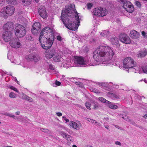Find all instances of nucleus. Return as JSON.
I'll return each mask as SVG.
<instances>
[{
  "instance_id": "nucleus-1",
  "label": "nucleus",
  "mask_w": 147,
  "mask_h": 147,
  "mask_svg": "<svg viewBox=\"0 0 147 147\" xmlns=\"http://www.w3.org/2000/svg\"><path fill=\"white\" fill-rule=\"evenodd\" d=\"M74 5H71L68 8L63 10L61 19L65 26L68 29L74 30L77 29L80 23L78 14Z\"/></svg>"
},
{
  "instance_id": "nucleus-2",
  "label": "nucleus",
  "mask_w": 147,
  "mask_h": 147,
  "mask_svg": "<svg viewBox=\"0 0 147 147\" xmlns=\"http://www.w3.org/2000/svg\"><path fill=\"white\" fill-rule=\"evenodd\" d=\"M93 53V58L96 61L109 64L111 63L115 53L111 47L105 45L97 48Z\"/></svg>"
},
{
  "instance_id": "nucleus-3",
  "label": "nucleus",
  "mask_w": 147,
  "mask_h": 147,
  "mask_svg": "<svg viewBox=\"0 0 147 147\" xmlns=\"http://www.w3.org/2000/svg\"><path fill=\"white\" fill-rule=\"evenodd\" d=\"M39 40L41 43L42 47L44 49L47 50L50 48L54 40V36L53 35L49 36V37L43 36L42 34L40 36Z\"/></svg>"
},
{
  "instance_id": "nucleus-4",
  "label": "nucleus",
  "mask_w": 147,
  "mask_h": 147,
  "mask_svg": "<svg viewBox=\"0 0 147 147\" xmlns=\"http://www.w3.org/2000/svg\"><path fill=\"white\" fill-rule=\"evenodd\" d=\"M26 33V29L25 27L19 24H16L15 33L17 37H23L25 35Z\"/></svg>"
},
{
  "instance_id": "nucleus-5",
  "label": "nucleus",
  "mask_w": 147,
  "mask_h": 147,
  "mask_svg": "<svg viewBox=\"0 0 147 147\" xmlns=\"http://www.w3.org/2000/svg\"><path fill=\"white\" fill-rule=\"evenodd\" d=\"M74 65L76 67H85L90 65L87 61L83 57L76 56L74 59Z\"/></svg>"
},
{
  "instance_id": "nucleus-6",
  "label": "nucleus",
  "mask_w": 147,
  "mask_h": 147,
  "mask_svg": "<svg viewBox=\"0 0 147 147\" xmlns=\"http://www.w3.org/2000/svg\"><path fill=\"white\" fill-rule=\"evenodd\" d=\"M123 63L124 67L126 68H132V70L134 72H135L136 71V69L133 68V67H135V64L134 59L131 58H126L124 59Z\"/></svg>"
},
{
  "instance_id": "nucleus-7",
  "label": "nucleus",
  "mask_w": 147,
  "mask_h": 147,
  "mask_svg": "<svg viewBox=\"0 0 147 147\" xmlns=\"http://www.w3.org/2000/svg\"><path fill=\"white\" fill-rule=\"evenodd\" d=\"M11 46L13 48H19L21 45V44L18 37L13 38L9 42Z\"/></svg>"
},
{
  "instance_id": "nucleus-8",
  "label": "nucleus",
  "mask_w": 147,
  "mask_h": 147,
  "mask_svg": "<svg viewBox=\"0 0 147 147\" xmlns=\"http://www.w3.org/2000/svg\"><path fill=\"white\" fill-rule=\"evenodd\" d=\"M42 34L43 36H46L48 34H49V36L51 35L53 36V32L52 29L49 27H47L43 28L41 31L40 35Z\"/></svg>"
},
{
  "instance_id": "nucleus-9",
  "label": "nucleus",
  "mask_w": 147,
  "mask_h": 147,
  "mask_svg": "<svg viewBox=\"0 0 147 147\" xmlns=\"http://www.w3.org/2000/svg\"><path fill=\"white\" fill-rule=\"evenodd\" d=\"M101 10H102V8L101 7H97L94 9L93 13L94 15L99 17H103L107 14V13L106 12L105 10L102 13H100V12Z\"/></svg>"
},
{
  "instance_id": "nucleus-10",
  "label": "nucleus",
  "mask_w": 147,
  "mask_h": 147,
  "mask_svg": "<svg viewBox=\"0 0 147 147\" xmlns=\"http://www.w3.org/2000/svg\"><path fill=\"white\" fill-rule=\"evenodd\" d=\"M123 3V7L129 13H131L134 11V8L130 2L126 1Z\"/></svg>"
},
{
  "instance_id": "nucleus-11",
  "label": "nucleus",
  "mask_w": 147,
  "mask_h": 147,
  "mask_svg": "<svg viewBox=\"0 0 147 147\" xmlns=\"http://www.w3.org/2000/svg\"><path fill=\"white\" fill-rule=\"evenodd\" d=\"M119 38L120 40L124 43L129 44L131 42L130 38L125 34H121Z\"/></svg>"
},
{
  "instance_id": "nucleus-12",
  "label": "nucleus",
  "mask_w": 147,
  "mask_h": 147,
  "mask_svg": "<svg viewBox=\"0 0 147 147\" xmlns=\"http://www.w3.org/2000/svg\"><path fill=\"white\" fill-rule=\"evenodd\" d=\"M12 37V34L10 31H6L3 32L2 38L5 42L9 41Z\"/></svg>"
},
{
  "instance_id": "nucleus-13",
  "label": "nucleus",
  "mask_w": 147,
  "mask_h": 147,
  "mask_svg": "<svg viewBox=\"0 0 147 147\" xmlns=\"http://www.w3.org/2000/svg\"><path fill=\"white\" fill-rule=\"evenodd\" d=\"M38 13L40 16L44 19H46L47 17V15L45 7L41 6L40 7L38 10Z\"/></svg>"
},
{
  "instance_id": "nucleus-14",
  "label": "nucleus",
  "mask_w": 147,
  "mask_h": 147,
  "mask_svg": "<svg viewBox=\"0 0 147 147\" xmlns=\"http://www.w3.org/2000/svg\"><path fill=\"white\" fill-rule=\"evenodd\" d=\"M41 26L38 22L34 23L33 25L32 29V32L34 34H36L38 31L41 28Z\"/></svg>"
},
{
  "instance_id": "nucleus-15",
  "label": "nucleus",
  "mask_w": 147,
  "mask_h": 147,
  "mask_svg": "<svg viewBox=\"0 0 147 147\" xmlns=\"http://www.w3.org/2000/svg\"><path fill=\"white\" fill-rule=\"evenodd\" d=\"M69 125L72 128L76 130H79L82 126L81 123L79 121H77L76 122L71 121Z\"/></svg>"
},
{
  "instance_id": "nucleus-16",
  "label": "nucleus",
  "mask_w": 147,
  "mask_h": 147,
  "mask_svg": "<svg viewBox=\"0 0 147 147\" xmlns=\"http://www.w3.org/2000/svg\"><path fill=\"white\" fill-rule=\"evenodd\" d=\"M55 51L54 49H49L47 50L45 53V57L48 59H49L53 57L55 53Z\"/></svg>"
},
{
  "instance_id": "nucleus-17",
  "label": "nucleus",
  "mask_w": 147,
  "mask_h": 147,
  "mask_svg": "<svg viewBox=\"0 0 147 147\" xmlns=\"http://www.w3.org/2000/svg\"><path fill=\"white\" fill-rule=\"evenodd\" d=\"M6 13L7 15L11 16L14 13L15 10L14 7L11 5L7 6L5 7Z\"/></svg>"
},
{
  "instance_id": "nucleus-18",
  "label": "nucleus",
  "mask_w": 147,
  "mask_h": 147,
  "mask_svg": "<svg viewBox=\"0 0 147 147\" xmlns=\"http://www.w3.org/2000/svg\"><path fill=\"white\" fill-rule=\"evenodd\" d=\"M108 40L111 42L112 45L119 47L120 46L119 43V39L115 37L111 36L108 38Z\"/></svg>"
},
{
  "instance_id": "nucleus-19",
  "label": "nucleus",
  "mask_w": 147,
  "mask_h": 147,
  "mask_svg": "<svg viewBox=\"0 0 147 147\" xmlns=\"http://www.w3.org/2000/svg\"><path fill=\"white\" fill-rule=\"evenodd\" d=\"M39 59V56L36 54H32L29 55L27 59L28 61L33 60L35 62H37Z\"/></svg>"
},
{
  "instance_id": "nucleus-20",
  "label": "nucleus",
  "mask_w": 147,
  "mask_h": 147,
  "mask_svg": "<svg viewBox=\"0 0 147 147\" xmlns=\"http://www.w3.org/2000/svg\"><path fill=\"white\" fill-rule=\"evenodd\" d=\"M147 54V49H144L140 50L137 54L138 57H143L146 56Z\"/></svg>"
},
{
  "instance_id": "nucleus-21",
  "label": "nucleus",
  "mask_w": 147,
  "mask_h": 147,
  "mask_svg": "<svg viewBox=\"0 0 147 147\" xmlns=\"http://www.w3.org/2000/svg\"><path fill=\"white\" fill-rule=\"evenodd\" d=\"M53 59L55 61L59 62L63 61V59L62 58L61 55L59 53H55L53 56Z\"/></svg>"
},
{
  "instance_id": "nucleus-22",
  "label": "nucleus",
  "mask_w": 147,
  "mask_h": 147,
  "mask_svg": "<svg viewBox=\"0 0 147 147\" xmlns=\"http://www.w3.org/2000/svg\"><path fill=\"white\" fill-rule=\"evenodd\" d=\"M60 134H61L63 137L67 141H71L72 140V138L71 136L66 134L65 132L63 131H61L59 133Z\"/></svg>"
},
{
  "instance_id": "nucleus-23",
  "label": "nucleus",
  "mask_w": 147,
  "mask_h": 147,
  "mask_svg": "<svg viewBox=\"0 0 147 147\" xmlns=\"http://www.w3.org/2000/svg\"><path fill=\"white\" fill-rule=\"evenodd\" d=\"M139 34L136 31L133 30L131 31L130 36L132 38H137L139 37Z\"/></svg>"
},
{
  "instance_id": "nucleus-24",
  "label": "nucleus",
  "mask_w": 147,
  "mask_h": 147,
  "mask_svg": "<svg viewBox=\"0 0 147 147\" xmlns=\"http://www.w3.org/2000/svg\"><path fill=\"white\" fill-rule=\"evenodd\" d=\"M107 95L108 97H110L113 100H116L119 98V97L118 96L112 93H108Z\"/></svg>"
},
{
  "instance_id": "nucleus-25",
  "label": "nucleus",
  "mask_w": 147,
  "mask_h": 147,
  "mask_svg": "<svg viewBox=\"0 0 147 147\" xmlns=\"http://www.w3.org/2000/svg\"><path fill=\"white\" fill-rule=\"evenodd\" d=\"M107 104L109 107L112 109H117L118 107L114 103H111L109 101V102H108Z\"/></svg>"
},
{
  "instance_id": "nucleus-26",
  "label": "nucleus",
  "mask_w": 147,
  "mask_h": 147,
  "mask_svg": "<svg viewBox=\"0 0 147 147\" xmlns=\"http://www.w3.org/2000/svg\"><path fill=\"white\" fill-rule=\"evenodd\" d=\"M48 66L49 69L53 71V74H56V76H57L58 75V72L55 70V69L54 67L52 64H49Z\"/></svg>"
},
{
  "instance_id": "nucleus-27",
  "label": "nucleus",
  "mask_w": 147,
  "mask_h": 147,
  "mask_svg": "<svg viewBox=\"0 0 147 147\" xmlns=\"http://www.w3.org/2000/svg\"><path fill=\"white\" fill-rule=\"evenodd\" d=\"M6 15H7V14L6 13L5 7H4L1 10L0 12V16L2 17H4Z\"/></svg>"
},
{
  "instance_id": "nucleus-28",
  "label": "nucleus",
  "mask_w": 147,
  "mask_h": 147,
  "mask_svg": "<svg viewBox=\"0 0 147 147\" xmlns=\"http://www.w3.org/2000/svg\"><path fill=\"white\" fill-rule=\"evenodd\" d=\"M22 2L24 3V5H28L30 4L31 0H21Z\"/></svg>"
},
{
  "instance_id": "nucleus-29",
  "label": "nucleus",
  "mask_w": 147,
  "mask_h": 147,
  "mask_svg": "<svg viewBox=\"0 0 147 147\" xmlns=\"http://www.w3.org/2000/svg\"><path fill=\"white\" fill-rule=\"evenodd\" d=\"M65 61V64H63V67H71V61H69L68 62H65L66 61Z\"/></svg>"
},
{
  "instance_id": "nucleus-30",
  "label": "nucleus",
  "mask_w": 147,
  "mask_h": 147,
  "mask_svg": "<svg viewBox=\"0 0 147 147\" xmlns=\"http://www.w3.org/2000/svg\"><path fill=\"white\" fill-rule=\"evenodd\" d=\"M98 100L101 102L105 103H106L107 104L108 102H109V101L106 100L105 99L102 97L99 98Z\"/></svg>"
},
{
  "instance_id": "nucleus-31",
  "label": "nucleus",
  "mask_w": 147,
  "mask_h": 147,
  "mask_svg": "<svg viewBox=\"0 0 147 147\" xmlns=\"http://www.w3.org/2000/svg\"><path fill=\"white\" fill-rule=\"evenodd\" d=\"M24 98L25 100H26L29 102H32L33 101L32 98L26 95H25L24 96Z\"/></svg>"
},
{
  "instance_id": "nucleus-32",
  "label": "nucleus",
  "mask_w": 147,
  "mask_h": 147,
  "mask_svg": "<svg viewBox=\"0 0 147 147\" xmlns=\"http://www.w3.org/2000/svg\"><path fill=\"white\" fill-rule=\"evenodd\" d=\"M16 0H7V1L8 2V4L14 5L16 3Z\"/></svg>"
},
{
  "instance_id": "nucleus-33",
  "label": "nucleus",
  "mask_w": 147,
  "mask_h": 147,
  "mask_svg": "<svg viewBox=\"0 0 147 147\" xmlns=\"http://www.w3.org/2000/svg\"><path fill=\"white\" fill-rule=\"evenodd\" d=\"M9 96L11 98H15L16 96V94L13 92H11L9 93Z\"/></svg>"
},
{
  "instance_id": "nucleus-34",
  "label": "nucleus",
  "mask_w": 147,
  "mask_h": 147,
  "mask_svg": "<svg viewBox=\"0 0 147 147\" xmlns=\"http://www.w3.org/2000/svg\"><path fill=\"white\" fill-rule=\"evenodd\" d=\"M103 32L104 33H105V37H107V38L108 39V38H109V30H104Z\"/></svg>"
},
{
  "instance_id": "nucleus-35",
  "label": "nucleus",
  "mask_w": 147,
  "mask_h": 147,
  "mask_svg": "<svg viewBox=\"0 0 147 147\" xmlns=\"http://www.w3.org/2000/svg\"><path fill=\"white\" fill-rule=\"evenodd\" d=\"M4 115H5L8 116L9 117H10L12 118H14L15 117V116L11 114V113H6L4 114Z\"/></svg>"
},
{
  "instance_id": "nucleus-36",
  "label": "nucleus",
  "mask_w": 147,
  "mask_h": 147,
  "mask_svg": "<svg viewBox=\"0 0 147 147\" xmlns=\"http://www.w3.org/2000/svg\"><path fill=\"white\" fill-rule=\"evenodd\" d=\"M91 106H93V108L94 109H96L98 108V104L96 102H95L93 103L92 105H91Z\"/></svg>"
},
{
  "instance_id": "nucleus-37",
  "label": "nucleus",
  "mask_w": 147,
  "mask_h": 147,
  "mask_svg": "<svg viewBox=\"0 0 147 147\" xmlns=\"http://www.w3.org/2000/svg\"><path fill=\"white\" fill-rule=\"evenodd\" d=\"M8 87L10 89L15 91L17 92H19V91L16 88L13 87V86H9Z\"/></svg>"
},
{
  "instance_id": "nucleus-38",
  "label": "nucleus",
  "mask_w": 147,
  "mask_h": 147,
  "mask_svg": "<svg viewBox=\"0 0 147 147\" xmlns=\"http://www.w3.org/2000/svg\"><path fill=\"white\" fill-rule=\"evenodd\" d=\"M142 68L144 73H147V66H143Z\"/></svg>"
},
{
  "instance_id": "nucleus-39",
  "label": "nucleus",
  "mask_w": 147,
  "mask_h": 147,
  "mask_svg": "<svg viewBox=\"0 0 147 147\" xmlns=\"http://www.w3.org/2000/svg\"><path fill=\"white\" fill-rule=\"evenodd\" d=\"M91 105L90 103L88 102H86V103L85 105L87 108L89 110L91 109L90 106Z\"/></svg>"
},
{
  "instance_id": "nucleus-40",
  "label": "nucleus",
  "mask_w": 147,
  "mask_h": 147,
  "mask_svg": "<svg viewBox=\"0 0 147 147\" xmlns=\"http://www.w3.org/2000/svg\"><path fill=\"white\" fill-rule=\"evenodd\" d=\"M0 72L1 75L3 76H5L6 74L7 73L6 71H4L1 70H0Z\"/></svg>"
},
{
  "instance_id": "nucleus-41",
  "label": "nucleus",
  "mask_w": 147,
  "mask_h": 147,
  "mask_svg": "<svg viewBox=\"0 0 147 147\" xmlns=\"http://www.w3.org/2000/svg\"><path fill=\"white\" fill-rule=\"evenodd\" d=\"M90 90L96 93H99V90L94 88H92L90 89Z\"/></svg>"
},
{
  "instance_id": "nucleus-42",
  "label": "nucleus",
  "mask_w": 147,
  "mask_h": 147,
  "mask_svg": "<svg viewBox=\"0 0 147 147\" xmlns=\"http://www.w3.org/2000/svg\"><path fill=\"white\" fill-rule=\"evenodd\" d=\"M142 34L144 38H147V32L146 33L144 31H142Z\"/></svg>"
},
{
  "instance_id": "nucleus-43",
  "label": "nucleus",
  "mask_w": 147,
  "mask_h": 147,
  "mask_svg": "<svg viewBox=\"0 0 147 147\" xmlns=\"http://www.w3.org/2000/svg\"><path fill=\"white\" fill-rule=\"evenodd\" d=\"M62 120L63 121H65L66 123L69 121V120L67 119L66 117L65 116H63L62 117Z\"/></svg>"
},
{
  "instance_id": "nucleus-44",
  "label": "nucleus",
  "mask_w": 147,
  "mask_h": 147,
  "mask_svg": "<svg viewBox=\"0 0 147 147\" xmlns=\"http://www.w3.org/2000/svg\"><path fill=\"white\" fill-rule=\"evenodd\" d=\"M40 130L41 131L44 132L45 133H48L49 131L48 129H46L41 128L40 129Z\"/></svg>"
},
{
  "instance_id": "nucleus-45",
  "label": "nucleus",
  "mask_w": 147,
  "mask_h": 147,
  "mask_svg": "<svg viewBox=\"0 0 147 147\" xmlns=\"http://www.w3.org/2000/svg\"><path fill=\"white\" fill-rule=\"evenodd\" d=\"M135 5L138 7H140L141 6V4L138 1H136L135 2Z\"/></svg>"
},
{
  "instance_id": "nucleus-46",
  "label": "nucleus",
  "mask_w": 147,
  "mask_h": 147,
  "mask_svg": "<svg viewBox=\"0 0 147 147\" xmlns=\"http://www.w3.org/2000/svg\"><path fill=\"white\" fill-rule=\"evenodd\" d=\"M22 117V116L16 117V119H18V120L19 121H23V120H22V119L21 118Z\"/></svg>"
},
{
  "instance_id": "nucleus-47",
  "label": "nucleus",
  "mask_w": 147,
  "mask_h": 147,
  "mask_svg": "<svg viewBox=\"0 0 147 147\" xmlns=\"http://www.w3.org/2000/svg\"><path fill=\"white\" fill-rule=\"evenodd\" d=\"M92 4L91 3H89L87 4V7L88 9H90L92 6Z\"/></svg>"
},
{
  "instance_id": "nucleus-48",
  "label": "nucleus",
  "mask_w": 147,
  "mask_h": 147,
  "mask_svg": "<svg viewBox=\"0 0 147 147\" xmlns=\"http://www.w3.org/2000/svg\"><path fill=\"white\" fill-rule=\"evenodd\" d=\"M4 4V1L3 0H0V7L3 6Z\"/></svg>"
},
{
  "instance_id": "nucleus-49",
  "label": "nucleus",
  "mask_w": 147,
  "mask_h": 147,
  "mask_svg": "<svg viewBox=\"0 0 147 147\" xmlns=\"http://www.w3.org/2000/svg\"><path fill=\"white\" fill-rule=\"evenodd\" d=\"M122 118L124 119V120H126L127 121L129 120V119H128V118H127V117L126 116H124L123 115H122Z\"/></svg>"
},
{
  "instance_id": "nucleus-50",
  "label": "nucleus",
  "mask_w": 147,
  "mask_h": 147,
  "mask_svg": "<svg viewBox=\"0 0 147 147\" xmlns=\"http://www.w3.org/2000/svg\"><path fill=\"white\" fill-rule=\"evenodd\" d=\"M55 83L56 85L57 86H59L61 84V83L60 82L57 80L56 81Z\"/></svg>"
},
{
  "instance_id": "nucleus-51",
  "label": "nucleus",
  "mask_w": 147,
  "mask_h": 147,
  "mask_svg": "<svg viewBox=\"0 0 147 147\" xmlns=\"http://www.w3.org/2000/svg\"><path fill=\"white\" fill-rule=\"evenodd\" d=\"M115 144L116 145H119L120 146H121V144L120 142L117 141L115 142Z\"/></svg>"
},
{
  "instance_id": "nucleus-52",
  "label": "nucleus",
  "mask_w": 147,
  "mask_h": 147,
  "mask_svg": "<svg viewBox=\"0 0 147 147\" xmlns=\"http://www.w3.org/2000/svg\"><path fill=\"white\" fill-rule=\"evenodd\" d=\"M57 39L59 41H61V37L59 36H58L57 37Z\"/></svg>"
},
{
  "instance_id": "nucleus-53",
  "label": "nucleus",
  "mask_w": 147,
  "mask_h": 147,
  "mask_svg": "<svg viewBox=\"0 0 147 147\" xmlns=\"http://www.w3.org/2000/svg\"><path fill=\"white\" fill-rule=\"evenodd\" d=\"M94 125L96 126H98V127L100 126V123H99L98 122H97L96 121Z\"/></svg>"
},
{
  "instance_id": "nucleus-54",
  "label": "nucleus",
  "mask_w": 147,
  "mask_h": 147,
  "mask_svg": "<svg viewBox=\"0 0 147 147\" xmlns=\"http://www.w3.org/2000/svg\"><path fill=\"white\" fill-rule=\"evenodd\" d=\"M86 120L87 121H88L91 123V121L92 120V119L89 118H85Z\"/></svg>"
},
{
  "instance_id": "nucleus-55",
  "label": "nucleus",
  "mask_w": 147,
  "mask_h": 147,
  "mask_svg": "<svg viewBox=\"0 0 147 147\" xmlns=\"http://www.w3.org/2000/svg\"><path fill=\"white\" fill-rule=\"evenodd\" d=\"M118 2L121 3H124L125 2L127 1V0H117Z\"/></svg>"
},
{
  "instance_id": "nucleus-56",
  "label": "nucleus",
  "mask_w": 147,
  "mask_h": 147,
  "mask_svg": "<svg viewBox=\"0 0 147 147\" xmlns=\"http://www.w3.org/2000/svg\"><path fill=\"white\" fill-rule=\"evenodd\" d=\"M56 115H57L59 117L61 116L62 115V113L60 112L57 113Z\"/></svg>"
},
{
  "instance_id": "nucleus-57",
  "label": "nucleus",
  "mask_w": 147,
  "mask_h": 147,
  "mask_svg": "<svg viewBox=\"0 0 147 147\" xmlns=\"http://www.w3.org/2000/svg\"><path fill=\"white\" fill-rule=\"evenodd\" d=\"M65 129L66 130L67 132L69 134H70V132H71V131L69 129H68L67 128H65Z\"/></svg>"
},
{
  "instance_id": "nucleus-58",
  "label": "nucleus",
  "mask_w": 147,
  "mask_h": 147,
  "mask_svg": "<svg viewBox=\"0 0 147 147\" xmlns=\"http://www.w3.org/2000/svg\"><path fill=\"white\" fill-rule=\"evenodd\" d=\"M95 41V40L93 38L91 39L90 40V42L91 43L94 42Z\"/></svg>"
},
{
  "instance_id": "nucleus-59",
  "label": "nucleus",
  "mask_w": 147,
  "mask_h": 147,
  "mask_svg": "<svg viewBox=\"0 0 147 147\" xmlns=\"http://www.w3.org/2000/svg\"><path fill=\"white\" fill-rule=\"evenodd\" d=\"M96 121L95 120L92 119L91 121V123L92 124L94 123L95 124Z\"/></svg>"
},
{
  "instance_id": "nucleus-60",
  "label": "nucleus",
  "mask_w": 147,
  "mask_h": 147,
  "mask_svg": "<svg viewBox=\"0 0 147 147\" xmlns=\"http://www.w3.org/2000/svg\"><path fill=\"white\" fill-rule=\"evenodd\" d=\"M100 35L102 36L105 37V33H104L103 32L100 33Z\"/></svg>"
},
{
  "instance_id": "nucleus-61",
  "label": "nucleus",
  "mask_w": 147,
  "mask_h": 147,
  "mask_svg": "<svg viewBox=\"0 0 147 147\" xmlns=\"http://www.w3.org/2000/svg\"><path fill=\"white\" fill-rule=\"evenodd\" d=\"M109 119L108 117H104L103 119L104 120H106L107 121H108Z\"/></svg>"
},
{
  "instance_id": "nucleus-62",
  "label": "nucleus",
  "mask_w": 147,
  "mask_h": 147,
  "mask_svg": "<svg viewBox=\"0 0 147 147\" xmlns=\"http://www.w3.org/2000/svg\"><path fill=\"white\" fill-rule=\"evenodd\" d=\"M105 10L106 11V13H107V10L105 9H103V8H102V10H101V12H100V13H103V12L105 11Z\"/></svg>"
},
{
  "instance_id": "nucleus-63",
  "label": "nucleus",
  "mask_w": 147,
  "mask_h": 147,
  "mask_svg": "<svg viewBox=\"0 0 147 147\" xmlns=\"http://www.w3.org/2000/svg\"><path fill=\"white\" fill-rule=\"evenodd\" d=\"M5 81L6 82L8 81L9 80V78H8V77H6L5 78Z\"/></svg>"
},
{
  "instance_id": "nucleus-64",
  "label": "nucleus",
  "mask_w": 147,
  "mask_h": 147,
  "mask_svg": "<svg viewBox=\"0 0 147 147\" xmlns=\"http://www.w3.org/2000/svg\"><path fill=\"white\" fill-rule=\"evenodd\" d=\"M115 126L116 128H118V129H121V127H120L119 126L116 125Z\"/></svg>"
}]
</instances>
